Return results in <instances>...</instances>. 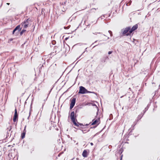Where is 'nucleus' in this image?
Listing matches in <instances>:
<instances>
[{
    "label": "nucleus",
    "mask_w": 160,
    "mask_h": 160,
    "mask_svg": "<svg viewBox=\"0 0 160 160\" xmlns=\"http://www.w3.org/2000/svg\"><path fill=\"white\" fill-rule=\"evenodd\" d=\"M120 152H121V153H122V152H123V150L122 149H121V150H120Z\"/></svg>",
    "instance_id": "nucleus-22"
},
{
    "label": "nucleus",
    "mask_w": 160,
    "mask_h": 160,
    "mask_svg": "<svg viewBox=\"0 0 160 160\" xmlns=\"http://www.w3.org/2000/svg\"><path fill=\"white\" fill-rule=\"evenodd\" d=\"M87 48H86V49H86V50H85V51H86V50L87 49Z\"/></svg>",
    "instance_id": "nucleus-33"
},
{
    "label": "nucleus",
    "mask_w": 160,
    "mask_h": 160,
    "mask_svg": "<svg viewBox=\"0 0 160 160\" xmlns=\"http://www.w3.org/2000/svg\"><path fill=\"white\" fill-rule=\"evenodd\" d=\"M30 113H31V112L30 111L29 112V116L28 117V119H29V116H30Z\"/></svg>",
    "instance_id": "nucleus-21"
},
{
    "label": "nucleus",
    "mask_w": 160,
    "mask_h": 160,
    "mask_svg": "<svg viewBox=\"0 0 160 160\" xmlns=\"http://www.w3.org/2000/svg\"><path fill=\"white\" fill-rule=\"evenodd\" d=\"M12 129L11 126H10L7 129V137L8 138V137H9L11 135V132H10L11 130Z\"/></svg>",
    "instance_id": "nucleus-7"
},
{
    "label": "nucleus",
    "mask_w": 160,
    "mask_h": 160,
    "mask_svg": "<svg viewBox=\"0 0 160 160\" xmlns=\"http://www.w3.org/2000/svg\"><path fill=\"white\" fill-rule=\"evenodd\" d=\"M82 156L85 158L87 157L88 156L87 152L86 150H85L83 151L82 153Z\"/></svg>",
    "instance_id": "nucleus-11"
},
{
    "label": "nucleus",
    "mask_w": 160,
    "mask_h": 160,
    "mask_svg": "<svg viewBox=\"0 0 160 160\" xmlns=\"http://www.w3.org/2000/svg\"><path fill=\"white\" fill-rule=\"evenodd\" d=\"M132 130H133V128L132 129V130H131L130 131V132H131L132 131Z\"/></svg>",
    "instance_id": "nucleus-31"
},
{
    "label": "nucleus",
    "mask_w": 160,
    "mask_h": 160,
    "mask_svg": "<svg viewBox=\"0 0 160 160\" xmlns=\"http://www.w3.org/2000/svg\"><path fill=\"white\" fill-rule=\"evenodd\" d=\"M74 115L75 113L73 111L72 112L70 115V118L73 123L76 126L78 127L79 126V123H77L76 122V119L75 117H74Z\"/></svg>",
    "instance_id": "nucleus-2"
},
{
    "label": "nucleus",
    "mask_w": 160,
    "mask_h": 160,
    "mask_svg": "<svg viewBox=\"0 0 160 160\" xmlns=\"http://www.w3.org/2000/svg\"><path fill=\"white\" fill-rule=\"evenodd\" d=\"M18 118V114L17 112V109L16 108L15 109V114L14 117L13 118V121L14 122H15L16 121V119Z\"/></svg>",
    "instance_id": "nucleus-8"
},
{
    "label": "nucleus",
    "mask_w": 160,
    "mask_h": 160,
    "mask_svg": "<svg viewBox=\"0 0 160 160\" xmlns=\"http://www.w3.org/2000/svg\"><path fill=\"white\" fill-rule=\"evenodd\" d=\"M103 17H104V16H102V17H101V18H102V19H103Z\"/></svg>",
    "instance_id": "nucleus-27"
},
{
    "label": "nucleus",
    "mask_w": 160,
    "mask_h": 160,
    "mask_svg": "<svg viewBox=\"0 0 160 160\" xmlns=\"http://www.w3.org/2000/svg\"><path fill=\"white\" fill-rule=\"evenodd\" d=\"M97 42V41H96L94 43H93L92 45L94 43H95Z\"/></svg>",
    "instance_id": "nucleus-28"
},
{
    "label": "nucleus",
    "mask_w": 160,
    "mask_h": 160,
    "mask_svg": "<svg viewBox=\"0 0 160 160\" xmlns=\"http://www.w3.org/2000/svg\"><path fill=\"white\" fill-rule=\"evenodd\" d=\"M8 5H9L10 4V3H7L6 4Z\"/></svg>",
    "instance_id": "nucleus-25"
},
{
    "label": "nucleus",
    "mask_w": 160,
    "mask_h": 160,
    "mask_svg": "<svg viewBox=\"0 0 160 160\" xmlns=\"http://www.w3.org/2000/svg\"><path fill=\"white\" fill-rule=\"evenodd\" d=\"M32 21L29 18L25 20L24 21L21 23V25L24 28H27L28 26H30L31 25V22Z\"/></svg>",
    "instance_id": "nucleus-1"
},
{
    "label": "nucleus",
    "mask_w": 160,
    "mask_h": 160,
    "mask_svg": "<svg viewBox=\"0 0 160 160\" xmlns=\"http://www.w3.org/2000/svg\"><path fill=\"white\" fill-rule=\"evenodd\" d=\"M160 86V85H159V86Z\"/></svg>",
    "instance_id": "nucleus-38"
},
{
    "label": "nucleus",
    "mask_w": 160,
    "mask_h": 160,
    "mask_svg": "<svg viewBox=\"0 0 160 160\" xmlns=\"http://www.w3.org/2000/svg\"><path fill=\"white\" fill-rule=\"evenodd\" d=\"M131 128H129V129L128 130V131H130L131 130Z\"/></svg>",
    "instance_id": "nucleus-29"
},
{
    "label": "nucleus",
    "mask_w": 160,
    "mask_h": 160,
    "mask_svg": "<svg viewBox=\"0 0 160 160\" xmlns=\"http://www.w3.org/2000/svg\"><path fill=\"white\" fill-rule=\"evenodd\" d=\"M26 126H25L24 130L23 131V132L21 134V138L22 139H23L25 137V135L26 134Z\"/></svg>",
    "instance_id": "nucleus-10"
},
{
    "label": "nucleus",
    "mask_w": 160,
    "mask_h": 160,
    "mask_svg": "<svg viewBox=\"0 0 160 160\" xmlns=\"http://www.w3.org/2000/svg\"><path fill=\"white\" fill-rule=\"evenodd\" d=\"M71 103L70 108V109H72L74 106L75 102H76V98H73L71 101Z\"/></svg>",
    "instance_id": "nucleus-5"
},
{
    "label": "nucleus",
    "mask_w": 160,
    "mask_h": 160,
    "mask_svg": "<svg viewBox=\"0 0 160 160\" xmlns=\"http://www.w3.org/2000/svg\"><path fill=\"white\" fill-rule=\"evenodd\" d=\"M97 33V32H95V33H93V34H97V33ZM100 33L99 32V33Z\"/></svg>",
    "instance_id": "nucleus-23"
},
{
    "label": "nucleus",
    "mask_w": 160,
    "mask_h": 160,
    "mask_svg": "<svg viewBox=\"0 0 160 160\" xmlns=\"http://www.w3.org/2000/svg\"><path fill=\"white\" fill-rule=\"evenodd\" d=\"M77 160H78V158H77Z\"/></svg>",
    "instance_id": "nucleus-37"
},
{
    "label": "nucleus",
    "mask_w": 160,
    "mask_h": 160,
    "mask_svg": "<svg viewBox=\"0 0 160 160\" xmlns=\"http://www.w3.org/2000/svg\"><path fill=\"white\" fill-rule=\"evenodd\" d=\"M43 105H44V104H43V105H42V108H43Z\"/></svg>",
    "instance_id": "nucleus-32"
},
{
    "label": "nucleus",
    "mask_w": 160,
    "mask_h": 160,
    "mask_svg": "<svg viewBox=\"0 0 160 160\" xmlns=\"http://www.w3.org/2000/svg\"><path fill=\"white\" fill-rule=\"evenodd\" d=\"M25 31H26V30L24 29L22 30L20 32V35H22L23 33Z\"/></svg>",
    "instance_id": "nucleus-15"
},
{
    "label": "nucleus",
    "mask_w": 160,
    "mask_h": 160,
    "mask_svg": "<svg viewBox=\"0 0 160 160\" xmlns=\"http://www.w3.org/2000/svg\"><path fill=\"white\" fill-rule=\"evenodd\" d=\"M112 51H109L108 52V54H111L112 53Z\"/></svg>",
    "instance_id": "nucleus-19"
},
{
    "label": "nucleus",
    "mask_w": 160,
    "mask_h": 160,
    "mask_svg": "<svg viewBox=\"0 0 160 160\" xmlns=\"http://www.w3.org/2000/svg\"><path fill=\"white\" fill-rule=\"evenodd\" d=\"M102 62H105V60H103V61H102Z\"/></svg>",
    "instance_id": "nucleus-26"
},
{
    "label": "nucleus",
    "mask_w": 160,
    "mask_h": 160,
    "mask_svg": "<svg viewBox=\"0 0 160 160\" xmlns=\"http://www.w3.org/2000/svg\"><path fill=\"white\" fill-rule=\"evenodd\" d=\"M122 97H123V96H121V98H122Z\"/></svg>",
    "instance_id": "nucleus-36"
},
{
    "label": "nucleus",
    "mask_w": 160,
    "mask_h": 160,
    "mask_svg": "<svg viewBox=\"0 0 160 160\" xmlns=\"http://www.w3.org/2000/svg\"><path fill=\"white\" fill-rule=\"evenodd\" d=\"M148 106H147L146 108L143 111L144 112V113H145V112L148 110Z\"/></svg>",
    "instance_id": "nucleus-16"
},
{
    "label": "nucleus",
    "mask_w": 160,
    "mask_h": 160,
    "mask_svg": "<svg viewBox=\"0 0 160 160\" xmlns=\"http://www.w3.org/2000/svg\"><path fill=\"white\" fill-rule=\"evenodd\" d=\"M108 32L110 33V36L111 37H112V32L111 31H110V30H109L108 31Z\"/></svg>",
    "instance_id": "nucleus-17"
},
{
    "label": "nucleus",
    "mask_w": 160,
    "mask_h": 160,
    "mask_svg": "<svg viewBox=\"0 0 160 160\" xmlns=\"http://www.w3.org/2000/svg\"><path fill=\"white\" fill-rule=\"evenodd\" d=\"M79 93L81 94H85L88 93H93V92L88 91L84 87L80 86Z\"/></svg>",
    "instance_id": "nucleus-3"
},
{
    "label": "nucleus",
    "mask_w": 160,
    "mask_h": 160,
    "mask_svg": "<svg viewBox=\"0 0 160 160\" xmlns=\"http://www.w3.org/2000/svg\"><path fill=\"white\" fill-rule=\"evenodd\" d=\"M16 30H18V31H20L21 29V28H20V25H18L15 28Z\"/></svg>",
    "instance_id": "nucleus-12"
},
{
    "label": "nucleus",
    "mask_w": 160,
    "mask_h": 160,
    "mask_svg": "<svg viewBox=\"0 0 160 160\" xmlns=\"http://www.w3.org/2000/svg\"><path fill=\"white\" fill-rule=\"evenodd\" d=\"M97 45H95V46H94L93 47V48L95 47L96 46H97Z\"/></svg>",
    "instance_id": "nucleus-30"
},
{
    "label": "nucleus",
    "mask_w": 160,
    "mask_h": 160,
    "mask_svg": "<svg viewBox=\"0 0 160 160\" xmlns=\"http://www.w3.org/2000/svg\"><path fill=\"white\" fill-rule=\"evenodd\" d=\"M143 116V115H142V114L139 115L137 118V122H138L139 120Z\"/></svg>",
    "instance_id": "nucleus-13"
},
{
    "label": "nucleus",
    "mask_w": 160,
    "mask_h": 160,
    "mask_svg": "<svg viewBox=\"0 0 160 160\" xmlns=\"http://www.w3.org/2000/svg\"><path fill=\"white\" fill-rule=\"evenodd\" d=\"M137 123V122L136 121V122H134V123H133V127Z\"/></svg>",
    "instance_id": "nucleus-18"
},
{
    "label": "nucleus",
    "mask_w": 160,
    "mask_h": 160,
    "mask_svg": "<svg viewBox=\"0 0 160 160\" xmlns=\"http://www.w3.org/2000/svg\"><path fill=\"white\" fill-rule=\"evenodd\" d=\"M138 28V25L136 24L135 25L133 26L132 28H130V30L129 31V33H131L132 32L135 30H136Z\"/></svg>",
    "instance_id": "nucleus-6"
},
{
    "label": "nucleus",
    "mask_w": 160,
    "mask_h": 160,
    "mask_svg": "<svg viewBox=\"0 0 160 160\" xmlns=\"http://www.w3.org/2000/svg\"><path fill=\"white\" fill-rule=\"evenodd\" d=\"M98 112H97V114H98Z\"/></svg>",
    "instance_id": "nucleus-34"
},
{
    "label": "nucleus",
    "mask_w": 160,
    "mask_h": 160,
    "mask_svg": "<svg viewBox=\"0 0 160 160\" xmlns=\"http://www.w3.org/2000/svg\"><path fill=\"white\" fill-rule=\"evenodd\" d=\"M130 30V27H127L122 32L123 34L126 36L130 35L131 34L129 33Z\"/></svg>",
    "instance_id": "nucleus-4"
},
{
    "label": "nucleus",
    "mask_w": 160,
    "mask_h": 160,
    "mask_svg": "<svg viewBox=\"0 0 160 160\" xmlns=\"http://www.w3.org/2000/svg\"><path fill=\"white\" fill-rule=\"evenodd\" d=\"M22 79H21L20 80L22 83V84L24 82V80H23V78H24V76L23 75H22Z\"/></svg>",
    "instance_id": "nucleus-14"
},
{
    "label": "nucleus",
    "mask_w": 160,
    "mask_h": 160,
    "mask_svg": "<svg viewBox=\"0 0 160 160\" xmlns=\"http://www.w3.org/2000/svg\"><path fill=\"white\" fill-rule=\"evenodd\" d=\"M92 121L93 122L92 124V125H93L96 124L97 123H98V124H99L100 122V118H98V119H96L95 120V119H94L92 120Z\"/></svg>",
    "instance_id": "nucleus-9"
},
{
    "label": "nucleus",
    "mask_w": 160,
    "mask_h": 160,
    "mask_svg": "<svg viewBox=\"0 0 160 160\" xmlns=\"http://www.w3.org/2000/svg\"><path fill=\"white\" fill-rule=\"evenodd\" d=\"M109 38V37L108 38V39Z\"/></svg>",
    "instance_id": "nucleus-35"
},
{
    "label": "nucleus",
    "mask_w": 160,
    "mask_h": 160,
    "mask_svg": "<svg viewBox=\"0 0 160 160\" xmlns=\"http://www.w3.org/2000/svg\"><path fill=\"white\" fill-rule=\"evenodd\" d=\"M90 144L91 146H92L93 145V143L92 142L90 143Z\"/></svg>",
    "instance_id": "nucleus-24"
},
{
    "label": "nucleus",
    "mask_w": 160,
    "mask_h": 160,
    "mask_svg": "<svg viewBox=\"0 0 160 160\" xmlns=\"http://www.w3.org/2000/svg\"><path fill=\"white\" fill-rule=\"evenodd\" d=\"M16 31V29H15L13 30V32H12V33L13 34L14 33V32Z\"/></svg>",
    "instance_id": "nucleus-20"
}]
</instances>
